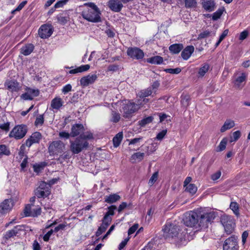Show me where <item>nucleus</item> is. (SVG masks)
I'll list each match as a JSON object with an SVG mask.
<instances>
[{
	"label": "nucleus",
	"instance_id": "1",
	"mask_svg": "<svg viewBox=\"0 0 250 250\" xmlns=\"http://www.w3.org/2000/svg\"><path fill=\"white\" fill-rule=\"evenodd\" d=\"M214 212L201 213L199 210H191L184 214L183 219L184 225L192 228L195 231L206 229L208 224L215 218Z\"/></svg>",
	"mask_w": 250,
	"mask_h": 250
},
{
	"label": "nucleus",
	"instance_id": "2",
	"mask_svg": "<svg viewBox=\"0 0 250 250\" xmlns=\"http://www.w3.org/2000/svg\"><path fill=\"white\" fill-rule=\"evenodd\" d=\"M164 236L171 243L179 246L185 245L186 243L187 232L180 229L179 227L175 224L167 222L163 229Z\"/></svg>",
	"mask_w": 250,
	"mask_h": 250
},
{
	"label": "nucleus",
	"instance_id": "3",
	"mask_svg": "<svg viewBox=\"0 0 250 250\" xmlns=\"http://www.w3.org/2000/svg\"><path fill=\"white\" fill-rule=\"evenodd\" d=\"M93 134L90 131H87L81 134L74 140L70 141L69 149L74 154H77L87 149L89 146L88 140L93 139Z\"/></svg>",
	"mask_w": 250,
	"mask_h": 250
},
{
	"label": "nucleus",
	"instance_id": "4",
	"mask_svg": "<svg viewBox=\"0 0 250 250\" xmlns=\"http://www.w3.org/2000/svg\"><path fill=\"white\" fill-rule=\"evenodd\" d=\"M82 7L81 15L84 19L92 22H99L101 21V12L94 3H85Z\"/></svg>",
	"mask_w": 250,
	"mask_h": 250
},
{
	"label": "nucleus",
	"instance_id": "5",
	"mask_svg": "<svg viewBox=\"0 0 250 250\" xmlns=\"http://www.w3.org/2000/svg\"><path fill=\"white\" fill-rule=\"evenodd\" d=\"M41 203L38 200L37 203L27 204L24 209V213L26 217H35L40 215L42 213Z\"/></svg>",
	"mask_w": 250,
	"mask_h": 250
},
{
	"label": "nucleus",
	"instance_id": "6",
	"mask_svg": "<svg viewBox=\"0 0 250 250\" xmlns=\"http://www.w3.org/2000/svg\"><path fill=\"white\" fill-rule=\"evenodd\" d=\"M142 103L141 100H138L137 103L129 101L127 103L125 104L122 107V112H123V116L125 117H128L132 113L137 111L140 107Z\"/></svg>",
	"mask_w": 250,
	"mask_h": 250
},
{
	"label": "nucleus",
	"instance_id": "7",
	"mask_svg": "<svg viewBox=\"0 0 250 250\" xmlns=\"http://www.w3.org/2000/svg\"><path fill=\"white\" fill-rule=\"evenodd\" d=\"M248 74L241 71H236L233 74L232 78L234 87L238 89H241L244 86Z\"/></svg>",
	"mask_w": 250,
	"mask_h": 250
},
{
	"label": "nucleus",
	"instance_id": "8",
	"mask_svg": "<svg viewBox=\"0 0 250 250\" xmlns=\"http://www.w3.org/2000/svg\"><path fill=\"white\" fill-rule=\"evenodd\" d=\"M27 127L24 125H16L9 134L10 138H14L16 140L23 138L27 132Z\"/></svg>",
	"mask_w": 250,
	"mask_h": 250
},
{
	"label": "nucleus",
	"instance_id": "9",
	"mask_svg": "<svg viewBox=\"0 0 250 250\" xmlns=\"http://www.w3.org/2000/svg\"><path fill=\"white\" fill-rule=\"evenodd\" d=\"M220 221L223 226L225 232L229 234L231 233L235 226V223L232 218L229 215L224 214L221 216Z\"/></svg>",
	"mask_w": 250,
	"mask_h": 250
},
{
	"label": "nucleus",
	"instance_id": "10",
	"mask_svg": "<svg viewBox=\"0 0 250 250\" xmlns=\"http://www.w3.org/2000/svg\"><path fill=\"white\" fill-rule=\"evenodd\" d=\"M25 230V226L17 225L14 227L12 229L9 230L3 233L2 235V240L6 242L9 239L16 236L21 231Z\"/></svg>",
	"mask_w": 250,
	"mask_h": 250
},
{
	"label": "nucleus",
	"instance_id": "11",
	"mask_svg": "<svg viewBox=\"0 0 250 250\" xmlns=\"http://www.w3.org/2000/svg\"><path fill=\"white\" fill-rule=\"evenodd\" d=\"M65 145L61 141H55L49 145L48 151L51 155H58L61 153L64 150Z\"/></svg>",
	"mask_w": 250,
	"mask_h": 250
},
{
	"label": "nucleus",
	"instance_id": "12",
	"mask_svg": "<svg viewBox=\"0 0 250 250\" xmlns=\"http://www.w3.org/2000/svg\"><path fill=\"white\" fill-rule=\"evenodd\" d=\"M237 237L232 235L227 239L223 244V250H238Z\"/></svg>",
	"mask_w": 250,
	"mask_h": 250
},
{
	"label": "nucleus",
	"instance_id": "13",
	"mask_svg": "<svg viewBox=\"0 0 250 250\" xmlns=\"http://www.w3.org/2000/svg\"><path fill=\"white\" fill-rule=\"evenodd\" d=\"M14 206L12 199H6L0 204V215H4L9 212Z\"/></svg>",
	"mask_w": 250,
	"mask_h": 250
},
{
	"label": "nucleus",
	"instance_id": "14",
	"mask_svg": "<svg viewBox=\"0 0 250 250\" xmlns=\"http://www.w3.org/2000/svg\"><path fill=\"white\" fill-rule=\"evenodd\" d=\"M127 54L133 59L140 60L144 57L143 51L138 47H129L127 50Z\"/></svg>",
	"mask_w": 250,
	"mask_h": 250
},
{
	"label": "nucleus",
	"instance_id": "15",
	"mask_svg": "<svg viewBox=\"0 0 250 250\" xmlns=\"http://www.w3.org/2000/svg\"><path fill=\"white\" fill-rule=\"evenodd\" d=\"M45 183L42 182L37 188L35 191V195L39 198L47 197L50 194L49 189Z\"/></svg>",
	"mask_w": 250,
	"mask_h": 250
},
{
	"label": "nucleus",
	"instance_id": "16",
	"mask_svg": "<svg viewBox=\"0 0 250 250\" xmlns=\"http://www.w3.org/2000/svg\"><path fill=\"white\" fill-rule=\"evenodd\" d=\"M53 29L50 25L47 24L42 25L39 29V36L42 39H46L52 35Z\"/></svg>",
	"mask_w": 250,
	"mask_h": 250
},
{
	"label": "nucleus",
	"instance_id": "17",
	"mask_svg": "<svg viewBox=\"0 0 250 250\" xmlns=\"http://www.w3.org/2000/svg\"><path fill=\"white\" fill-rule=\"evenodd\" d=\"M97 78L98 76L96 74L88 75L81 79L80 81V84L83 87L87 86L89 84L93 83Z\"/></svg>",
	"mask_w": 250,
	"mask_h": 250
},
{
	"label": "nucleus",
	"instance_id": "18",
	"mask_svg": "<svg viewBox=\"0 0 250 250\" xmlns=\"http://www.w3.org/2000/svg\"><path fill=\"white\" fill-rule=\"evenodd\" d=\"M107 5L109 9L114 12H119L123 7V5L120 0H109Z\"/></svg>",
	"mask_w": 250,
	"mask_h": 250
},
{
	"label": "nucleus",
	"instance_id": "19",
	"mask_svg": "<svg viewBox=\"0 0 250 250\" xmlns=\"http://www.w3.org/2000/svg\"><path fill=\"white\" fill-rule=\"evenodd\" d=\"M41 138L42 135L39 132H35L26 140L25 145L29 147L33 144L38 143Z\"/></svg>",
	"mask_w": 250,
	"mask_h": 250
},
{
	"label": "nucleus",
	"instance_id": "20",
	"mask_svg": "<svg viewBox=\"0 0 250 250\" xmlns=\"http://www.w3.org/2000/svg\"><path fill=\"white\" fill-rule=\"evenodd\" d=\"M84 131V126L82 124H76L72 126L71 135V137H74L82 134Z\"/></svg>",
	"mask_w": 250,
	"mask_h": 250
},
{
	"label": "nucleus",
	"instance_id": "21",
	"mask_svg": "<svg viewBox=\"0 0 250 250\" xmlns=\"http://www.w3.org/2000/svg\"><path fill=\"white\" fill-rule=\"evenodd\" d=\"M201 4L203 8L208 12L215 9V3L213 0H201Z\"/></svg>",
	"mask_w": 250,
	"mask_h": 250
},
{
	"label": "nucleus",
	"instance_id": "22",
	"mask_svg": "<svg viewBox=\"0 0 250 250\" xmlns=\"http://www.w3.org/2000/svg\"><path fill=\"white\" fill-rule=\"evenodd\" d=\"M194 51V47L192 45L187 46L181 53V57L185 60H188Z\"/></svg>",
	"mask_w": 250,
	"mask_h": 250
},
{
	"label": "nucleus",
	"instance_id": "23",
	"mask_svg": "<svg viewBox=\"0 0 250 250\" xmlns=\"http://www.w3.org/2000/svg\"><path fill=\"white\" fill-rule=\"evenodd\" d=\"M102 222V223L101 225L99 227L97 231H96V235L97 236H99L103 232H104L111 222V221H108L107 220H104V218H103Z\"/></svg>",
	"mask_w": 250,
	"mask_h": 250
},
{
	"label": "nucleus",
	"instance_id": "24",
	"mask_svg": "<svg viewBox=\"0 0 250 250\" xmlns=\"http://www.w3.org/2000/svg\"><path fill=\"white\" fill-rule=\"evenodd\" d=\"M5 86L7 89L12 91H18L20 89L19 83L15 80L7 81L5 83Z\"/></svg>",
	"mask_w": 250,
	"mask_h": 250
},
{
	"label": "nucleus",
	"instance_id": "25",
	"mask_svg": "<svg viewBox=\"0 0 250 250\" xmlns=\"http://www.w3.org/2000/svg\"><path fill=\"white\" fill-rule=\"evenodd\" d=\"M63 105V101L60 97L53 99L51 103V106L53 109L59 110Z\"/></svg>",
	"mask_w": 250,
	"mask_h": 250
},
{
	"label": "nucleus",
	"instance_id": "26",
	"mask_svg": "<svg viewBox=\"0 0 250 250\" xmlns=\"http://www.w3.org/2000/svg\"><path fill=\"white\" fill-rule=\"evenodd\" d=\"M216 35L215 32L206 30L201 32L198 36L197 40H201L208 37H214Z\"/></svg>",
	"mask_w": 250,
	"mask_h": 250
},
{
	"label": "nucleus",
	"instance_id": "27",
	"mask_svg": "<svg viewBox=\"0 0 250 250\" xmlns=\"http://www.w3.org/2000/svg\"><path fill=\"white\" fill-rule=\"evenodd\" d=\"M184 48L182 43H175L169 46V50L174 54H178Z\"/></svg>",
	"mask_w": 250,
	"mask_h": 250
},
{
	"label": "nucleus",
	"instance_id": "28",
	"mask_svg": "<svg viewBox=\"0 0 250 250\" xmlns=\"http://www.w3.org/2000/svg\"><path fill=\"white\" fill-rule=\"evenodd\" d=\"M146 62L151 64L158 65L163 63L164 60L163 57L160 56H155L147 58Z\"/></svg>",
	"mask_w": 250,
	"mask_h": 250
},
{
	"label": "nucleus",
	"instance_id": "29",
	"mask_svg": "<svg viewBox=\"0 0 250 250\" xmlns=\"http://www.w3.org/2000/svg\"><path fill=\"white\" fill-rule=\"evenodd\" d=\"M108 211L105 213L103 218L104 220H107L108 221H112V217L111 216H113L114 214V210L117 209V207L115 205H112L108 207Z\"/></svg>",
	"mask_w": 250,
	"mask_h": 250
},
{
	"label": "nucleus",
	"instance_id": "30",
	"mask_svg": "<svg viewBox=\"0 0 250 250\" xmlns=\"http://www.w3.org/2000/svg\"><path fill=\"white\" fill-rule=\"evenodd\" d=\"M234 125L235 124L233 121L230 119L227 120L225 122L223 125L221 127L220 129V131L221 132H224L226 131L227 130L232 128L234 126Z\"/></svg>",
	"mask_w": 250,
	"mask_h": 250
},
{
	"label": "nucleus",
	"instance_id": "31",
	"mask_svg": "<svg viewBox=\"0 0 250 250\" xmlns=\"http://www.w3.org/2000/svg\"><path fill=\"white\" fill-rule=\"evenodd\" d=\"M34 46L32 44H28L21 49V53L25 56L30 54L33 51Z\"/></svg>",
	"mask_w": 250,
	"mask_h": 250
},
{
	"label": "nucleus",
	"instance_id": "32",
	"mask_svg": "<svg viewBox=\"0 0 250 250\" xmlns=\"http://www.w3.org/2000/svg\"><path fill=\"white\" fill-rule=\"evenodd\" d=\"M120 198L121 197L118 194H113L105 196L104 201L109 204H112L119 200Z\"/></svg>",
	"mask_w": 250,
	"mask_h": 250
},
{
	"label": "nucleus",
	"instance_id": "33",
	"mask_svg": "<svg viewBox=\"0 0 250 250\" xmlns=\"http://www.w3.org/2000/svg\"><path fill=\"white\" fill-rule=\"evenodd\" d=\"M58 22L61 24H65L67 21L69 20V18L68 15L66 14H61L58 15L57 17Z\"/></svg>",
	"mask_w": 250,
	"mask_h": 250
},
{
	"label": "nucleus",
	"instance_id": "34",
	"mask_svg": "<svg viewBox=\"0 0 250 250\" xmlns=\"http://www.w3.org/2000/svg\"><path fill=\"white\" fill-rule=\"evenodd\" d=\"M144 153L136 152L134 153L131 157V160L133 163L141 161L144 158Z\"/></svg>",
	"mask_w": 250,
	"mask_h": 250
},
{
	"label": "nucleus",
	"instance_id": "35",
	"mask_svg": "<svg viewBox=\"0 0 250 250\" xmlns=\"http://www.w3.org/2000/svg\"><path fill=\"white\" fill-rule=\"evenodd\" d=\"M122 139L123 134L122 133H118L114 137L112 140L114 146L115 147H118L120 145Z\"/></svg>",
	"mask_w": 250,
	"mask_h": 250
},
{
	"label": "nucleus",
	"instance_id": "36",
	"mask_svg": "<svg viewBox=\"0 0 250 250\" xmlns=\"http://www.w3.org/2000/svg\"><path fill=\"white\" fill-rule=\"evenodd\" d=\"M153 117L152 116H148L139 121L138 123L141 126L144 127L146 125H148L151 123L153 121Z\"/></svg>",
	"mask_w": 250,
	"mask_h": 250
},
{
	"label": "nucleus",
	"instance_id": "37",
	"mask_svg": "<svg viewBox=\"0 0 250 250\" xmlns=\"http://www.w3.org/2000/svg\"><path fill=\"white\" fill-rule=\"evenodd\" d=\"M185 191L189 193L191 195L194 194L197 190V188L193 184H190L185 187Z\"/></svg>",
	"mask_w": 250,
	"mask_h": 250
},
{
	"label": "nucleus",
	"instance_id": "38",
	"mask_svg": "<svg viewBox=\"0 0 250 250\" xmlns=\"http://www.w3.org/2000/svg\"><path fill=\"white\" fill-rule=\"evenodd\" d=\"M152 93V91L151 90V88L148 87L146 89L141 91L138 93V96L141 98H144L145 97H146L151 95V94Z\"/></svg>",
	"mask_w": 250,
	"mask_h": 250
},
{
	"label": "nucleus",
	"instance_id": "39",
	"mask_svg": "<svg viewBox=\"0 0 250 250\" xmlns=\"http://www.w3.org/2000/svg\"><path fill=\"white\" fill-rule=\"evenodd\" d=\"M229 208L232 210L235 215L237 216L239 215V205L236 202H231L230 204Z\"/></svg>",
	"mask_w": 250,
	"mask_h": 250
},
{
	"label": "nucleus",
	"instance_id": "40",
	"mask_svg": "<svg viewBox=\"0 0 250 250\" xmlns=\"http://www.w3.org/2000/svg\"><path fill=\"white\" fill-rule=\"evenodd\" d=\"M209 68L208 64H204L199 70L198 74L200 76L203 77L208 72Z\"/></svg>",
	"mask_w": 250,
	"mask_h": 250
},
{
	"label": "nucleus",
	"instance_id": "41",
	"mask_svg": "<svg viewBox=\"0 0 250 250\" xmlns=\"http://www.w3.org/2000/svg\"><path fill=\"white\" fill-rule=\"evenodd\" d=\"M227 141H228V140H227V138H223L222 140V141H221V142L220 143L219 146H218L217 149L216 150V151L217 152H219V151H222L224 150L226 147V145L227 143Z\"/></svg>",
	"mask_w": 250,
	"mask_h": 250
},
{
	"label": "nucleus",
	"instance_id": "42",
	"mask_svg": "<svg viewBox=\"0 0 250 250\" xmlns=\"http://www.w3.org/2000/svg\"><path fill=\"white\" fill-rule=\"evenodd\" d=\"M224 11V8H219L212 15V20L216 21L220 18Z\"/></svg>",
	"mask_w": 250,
	"mask_h": 250
},
{
	"label": "nucleus",
	"instance_id": "43",
	"mask_svg": "<svg viewBox=\"0 0 250 250\" xmlns=\"http://www.w3.org/2000/svg\"><path fill=\"white\" fill-rule=\"evenodd\" d=\"M26 91L32 96V99L34 97H37L39 95V90L37 89H32L27 87L26 88Z\"/></svg>",
	"mask_w": 250,
	"mask_h": 250
},
{
	"label": "nucleus",
	"instance_id": "44",
	"mask_svg": "<svg viewBox=\"0 0 250 250\" xmlns=\"http://www.w3.org/2000/svg\"><path fill=\"white\" fill-rule=\"evenodd\" d=\"M185 3L187 8L195 7L197 6L196 0H185Z\"/></svg>",
	"mask_w": 250,
	"mask_h": 250
},
{
	"label": "nucleus",
	"instance_id": "45",
	"mask_svg": "<svg viewBox=\"0 0 250 250\" xmlns=\"http://www.w3.org/2000/svg\"><path fill=\"white\" fill-rule=\"evenodd\" d=\"M10 153L9 150L4 145H0V155H9Z\"/></svg>",
	"mask_w": 250,
	"mask_h": 250
},
{
	"label": "nucleus",
	"instance_id": "46",
	"mask_svg": "<svg viewBox=\"0 0 250 250\" xmlns=\"http://www.w3.org/2000/svg\"><path fill=\"white\" fill-rule=\"evenodd\" d=\"M241 136V132L240 131L237 130L232 133V136L230 137V142L236 141Z\"/></svg>",
	"mask_w": 250,
	"mask_h": 250
},
{
	"label": "nucleus",
	"instance_id": "47",
	"mask_svg": "<svg viewBox=\"0 0 250 250\" xmlns=\"http://www.w3.org/2000/svg\"><path fill=\"white\" fill-rule=\"evenodd\" d=\"M43 123H44L43 115L42 114L40 115L36 119V120L35 122V125L37 126H38L39 125H42L43 124Z\"/></svg>",
	"mask_w": 250,
	"mask_h": 250
},
{
	"label": "nucleus",
	"instance_id": "48",
	"mask_svg": "<svg viewBox=\"0 0 250 250\" xmlns=\"http://www.w3.org/2000/svg\"><path fill=\"white\" fill-rule=\"evenodd\" d=\"M121 117L119 113L112 111V118L111 121L114 123H117L120 120Z\"/></svg>",
	"mask_w": 250,
	"mask_h": 250
},
{
	"label": "nucleus",
	"instance_id": "49",
	"mask_svg": "<svg viewBox=\"0 0 250 250\" xmlns=\"http://www.w3.org/2000/svg\"><path fill=\"white\" fill-rule=\"evenodd\" d=\"M165 71L170 74H177L181 72V69L179 67L176 68H167L165 69Z\"/></svg>",
	"mask_w": 250,
	"mask_h": 250
},
{
	"label": "nucleus",
	"instance_id": "50",
	"mask_svg": "<svg viewBox=\"0 0 250 250\" xmlns=\"http://www.w3.org/2000/svg\"><path fill=\"white\" fill-rule=\"evenodd\" d=\"M44 167L42 163L36 164L33 165L34 171L36 173H39Z\"/></svg>",
	"mask_w": 250,
	"mask_h": 250
},
{
	"label": "nucleus",
	"instance_id": "51",
	"mask_svg": "<svg viewBox=\"0 0 250 250\" xmlns=\"http://www.w3.org/2000/svg\"><path fill=\"white\" fill-rule=\"evenodd\" d=\"M158 172H154L149 180V184L150 186L153 185V184L156 181L158 178Z\"/></svg>",
	"mask_w": 250,
	"mask_h": 250
},
{
	"label": "nucleus",
	"instance_id": "52",
	"mask_svg": "<svg viewBox=\"0 0 250 250\" xmlns=\"http://www.w3.org/2000/svg\"><path fill=\"white\" fill-rule=\"evenodd\" d=\"M139 227L138 224H134L131 227H130L128 230V235H130L134 233Z\"/></svg>",
	"mask_w": 250,
	"mask_h": 250
},
{
	"label": "nucleus",
	"instance_id": "53",
	"mask_svg": "<svg viewBox=\"0 0 250 250\" xmlns=\"http://www.w3.org/2000/svg\"><path fill=\"white\" fill-rule=\"evenodd\" d=\"M26 3L27 1L25 0L22 1L15 10L12 11V13L14 14L17 11H20L23 8Z\"/></svg>",
	"mask_w": 250,
	"mask_h": 250
},
{
	"label": "nucleus",
	"instance_id": "54",
	"mask_svg": "<svg viewBox=\"0 0 250 250\" xmlns=\"http://www.w3.org/2000/svg\"><path fill=\"white\" fill-rule=\"evenodd\" d=\"M72 90V86L70 84H67L64 86L62 89V92L65 94L69 92V91H71Z\"/></svg>",
	"mask_w": 250,
	"mask_h": 250
},
{
	"label": "nucleus",
	"instance_id": "55",
	"mask_svg": "<svg viewBox=\"0 0 250 250\" xmlns=\"http://www.w3.org/2000/svg\"><path fill=\"white\" fill-rule=\"evenodd\" d=\"M221 175V172L220 170H218L214 173L211 175V179L213 181H216L218 180Z\"/></svg>",
	"mask_w": 250,
	"mask_h": 250
},
{
	"label": "nucleus",
	"instance_id": "56",
	"mask_svg": "<svg viewBox=\"0 0 250 250\" xmlns=\"http://www.w3.org/2000/svg\"><path fill=\"white\" fill-rule=\"evenodd\" d=\"M59 135L60 138H64L66 139H68L70 136H71V132L69 133L68 132L65 131L60 132L59 134Z\"/></svg>",
	"mask_w": 250,
	"mask_h": 250
},
{
	"label": "nucleus",
	"instance_id": "57",
	"mask_svg": "<svg viewBox=\"0 0 250 250\" xmlns=\"http://www.w3.org/2000/svg\"><path fill=\"white\" fill-rule=\"evenodd\" d=\"M189 98L188 96L183 97L181 102L182 104L185 106H188L189 104Z\"/></svg>",
	"mask_w": 250,
	"mask_h": 250
},
{
	"label": "nucleus",
	"instance_id": "58",
	"mask_svg": "<svg viewBox=\"0 0 250 250\" xmlns=\"http://www.w3.org/2000/svg\"><path fill=\"white\" fill-rule=\"evenodd\" d=\"M9 126H10L9 123L7 122L6 123L0 124V128L4 131L7 132L9 130V128H10Z\"/></svg>",
	"mask_w": 250,
	"mask_h": 250
},
{
	"label": "nucleus",
	"instance_id": "59",
	"mask_svg": "<svg viewBox=\"0 0 250 250\" xmlns=\"http://www.w3.org/2000/svg\"><path fill=\"white\" fill-rule=\"evenodd\" d=\"M130 239V237H127L126 238H125L124 240H123L119 245V250H122V249H123L126 246L127 242L129 241Z\"/></svg>",
	"mask_w": 250,
	"mask_h": 250
},
{
	"label": "nucleus",
	"instance_id": "60",
	"mask_svg": "<svg viewBox=\"0 0 250 250\" xmlns=\"http://www.w3.org/2000/svg\"><path fill=\"white\" fill-rule=\"evenodd\" d=\"M167 132V130H163L161 132H159L156 136V139L158 140H161L166 135Z\"/></svg>",
	"mask_w": 250,
	"mask_h": 250
},
{
	"label": "nucleus",
	"instance_id": "61",
	"mask_svg": "<svg viewBox=\"0 0 250 250\" xmlns=\"http://www.w3.org/2000/svg\"><path fill=\"white\" fill-rule=\"evenodd\" d=\"M78 68L80 73H81L87 71L90 68V65L89 64L82 65Z\"/></svg>",
	"mask_w": 250,
	"mask_h": 250
},
{
	"label": "nucleus",
	"instance_id": "62",
	"mask_svg": "<svg viewBox=\"0 0 250 250\" xmlns=\"http://www.w3.org/2000/svg\"><path fill=\"white\" fill-rule=\"evenodd\" d=\"M119 70V66L116 64H112L108 66L107 70L108 71H117Z\"/></svg>",
	"mask_w": 250,
	"mask_h": 250
},
{
	"label": "nucleus",
	"instance_id": "63",
	"mask_svg": "<svg viewBox=\"0 0 250 250\" xmlns=\"http://www.w3.org/2000/svg\"><path fill=\"white\" fill-rule=\"evenodd\" d=\"M53 231L52 229L48 231L43 237V239L44 241L47 242L50 236L52 234Z\"/></svg>",
	"mask_w": 250,
	"mask_h": 250
},
{
	"label": "nucleus",
	"instance_id": "64",
	"mask_svg": "<svg viewBox=\"0 0 250 250\" xmlns=\"http://www.w3.org/2000/svg\"><path fill=\"white\" fill-rule=\"evenodd\" d=\"M21 98L24 100H32V96L28 94V92L26 91L25 93L22 94L21 96Z\"/></svg>",
	"mask_w": 250,
	"mask_h": 250
}]
</instances>
